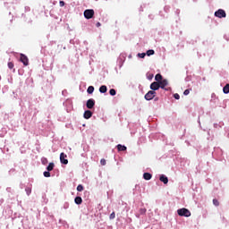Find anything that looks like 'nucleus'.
Here are the masks:
<instances>
[{"label": "nucleus", "instance_id": "obj_4", "mask_svg": "<svg viewBox=\"0 0 229 229\" xmlns=\"http://www.w3.org/2000/svg\"><path fill=\"white\" fill-rule=\"evenodd\" d=\"M215 17H218V19H223L226 17V12L223 9H218L216 12H215Z\"/></svg>", "mask_w": 229, "mask_h": 229}, {"label": "nucleus", "instance_id": "obj_24", "mask_svg": "<svg viewBox=\"0 0 229 229\" xmlns=\"http://www.w3.org/2000/svg\"><path fill=\"white\" fill-rule=\"evenodd\" d=\"M7 65L9 69H13V67H15V65L13 64V62H9Z\"/></svg>", "mask_w": 229, "mask_h": 229}, {"label": "nucleus", "instance_id": "obj_36", "mask_svg": "<svg viewBox=\"0 0 229 229\" xmlns=\"http://www.w3.org/2000/svg\"><path fill=\"white\" fill-rule=\"evenodd\" d=\"M99 26H101V23H100V22H98V23H97V28H99Z\"/></svg>", "mask_w": 229, "mask_h": 229}, {"label": "nucleus", "instance_id": "obj_27", "mask_svg": "<svg viewBox=\"0 0 229 229\" xmlns=\"http://www.w3.org/2000/svg\"><path fill=\"white\" fill-rule=\"evenodd\" d=\"M100 164H101V165H106V160L105 158H102L100 160Z\"/></svg>", "mask_w": 229, "mask_h": 229}, {"label": "nucleus", "instance_id": "obj_8", "mask_svg": "<svg viewBox=\"0 0 229 229\" xmlns=\"http://www.w3.org/2000/svg\"><path fill=\"white\" fill-rule=\"evenodd\" d=\"M150 89H151V90H153L154 92H155V90H158V89H160V83H159V82H156V81L152 82V83L150 84Z\"/></svg>", "mask_w": 229, "mask_h": 229}, {"label": "nucleus", "instance_id": "obj_10", "mask_svg": "<svg viewBox=\"0 0 229 229\" xmlns=\"http://www.w3.org/2000/svg\"><path fill=\"white\" fill-rule=\"evenodd\" d=\"M160 182H162L163 183H165V185H167V183H169V179L167 178V176L162 174L159 177Z\"/></svg>", "mask_w": 229, "mask_h": 229}, {"label": "nucleus", "instance_id": "obj_25", "mask_svg": "<svg viewBox=\"0 0 229 229\" xmlns=\"http://www.w3.org/2000/svg\"><path fill=\"white\" fill-rule=\"evenodd\" d=\"M44 176L45 178H49L51 176V173H49V171L44 172Z\"/></svg>", "mask_w": 229, "mask_h": 229}, {"label": "nucleus", "instance_id": "obj_5", "mask_svg": "<svg viewBox=\"0 0 229 229\" xmlns=\"http://www.w3.org/2000/svg\"><path fill=\"white\" fill-rule=\"evenodd\" d=\"M84 17H85V19H92V17H94V10L93 9L85 10Z\"/></svg>", "mask_w": 229, "mask_h": 229}, {"label": "nucleus", "instance_id": "obj_9", "mask_svg": "<svg viewBox=\"0 0 229 229\" xmlns=\"http://www.w3.org/2000/svg\"><path fill=\"white\" fill-rule=\"evenodd\" d=\"M94 105H96V101H94V99L90 98L87 101L86 106L87 108H94Z\"/></svg>", "mask_w": 229, "mask_h": 229}, {"label": "nucleus", "instance_id": "obj_16", "mask_svg": "<svg viewBox=\"0 0 229 229\" xmlns=\"http://www.w3.org/2000/svg\"><path fill=\"white\" fill-rule=\"evenodd\" d=\"M53 169H55V163H49V165L47 167V170L50 172L53 171Z\"/></svg>", "mask_w": 229, "mask_h": 229}, {"label": "nucleus", "instance_id": "obj_18", "mask_svg": "<svg viewBox=\"0 0 229 229\" xmlns=\"http://www.w3.org/2000/svg\"><path fill=\"white\" fill-rule=\"evenodd\" d=\"M146 55L147 56H152V55H155V50L153 49L148 50Z\"/></svg>", "mask_w": 229, "mask_h": 229}, {"label": "nucleus", "instance_id": "obj_11", "mask_svg": "<svg viewBox=\"0 0 229 229\" xmlns=\"http://www.w3.org/2000/svg\"><path fill=\"white\" fill-rule=\"evenodd\" d=\"M143 178H144V180H151V178H153V175L149 173H144Z\"/></svg>", "mask_w": 229, "mask_h": 229}, {"label": "nucleus", "instance_id": "obj_30", "mask_svg": "<svg viewBox=\"0 0 229 229\" xmlns=\"http://www.w3.org/2000/svg\"><path fill=\"white\" fill-rule=\"evenodd\" d=\"M183 94H184V96H189V94H191V90L185 89Z\"/></svg>", "mask_w": 229, "mask_h": 229}, {"label": "nucleus", "instance_id": "obj_32", "mask_svg": "<svg viewBox=\"0 0 229 229\" xmlns=\"http://www.w3.org/2000/svg\"><path fill=\"white\" fill-rule=\"evenodd\" d=\"M145 213H146V208L140 209V214H145Z\"/></svg>", "mask_w": 229, "mask_h": 229}, {"label": "nucleus", "instance_id": "obj_19", "mask_svg": "<svg viewBox=\"0 0 229 229\" xmlns=\"http://www.w3.org/2000/svg\"><path fill=\"white\" fill-rule=\"evenodd\" d=\"M88 94H92L94 92V86H89L87 89Z\"/></svg>", "mask_w": 229, "mask_h": 229}, {"label": "nucleus", "instance_id": "obj_29", "mask_svg": "<svg viewBox=\"0 0 229 229\" xmlns=\"http://www.w3.org/2000/svg\"><path fill=\"white\" fill-rule=\"evenodd\" d=\"M109 219H115V212H113V213L109 216Z\"/></svg>", "mask_w": 229, "mask_h": 229}, {"label": "nucleus", "instance_id": "obj_2", "mask_svg": "<svg viewBox=\"0 0 229 229\" xmlns=\"http://www.w3.org/2000/svg\"><path fill=\"white\" fill-rule=\"evenodd\" d=\"M20 62H21V64H23L25 66L30 65V59H28V56H26L24 54L20 55Z\"/></svg>", "mask_w": 229, "mask_h": 229}, {"label": "nucleus", "instance_id": "obj_21", "mask_svg": "<svg viewBox=\"0 0 229 229\" xmlns=\"http://www.w3.org/2000/svg\"><path fill=\"white\" fill-rule=\"evenodd\" d=\"M77 191H78V192H81V191H83V185L79 184V185L77 186Z\"/></svg>", "mask_w": 229, "mask_h": 229}, {"label": "nucleus", "instance_id": "obj_37", "mask_svg": "<svg viewBox=\"0 0 229 229\" xmlns=\"http://www.w3.org/2000/svg\"><path fill=\"white\" fill-rule=\"evenodd\" d=\"M44 161H45V162H47V159L45 158V159L42 161L43 164H45Z\"/></svg>", "mask_w": 229, "mask_h": 229}, {"label": "nucleus", "instance_id": "obj_23", "mask_svg": "<svg viewBox=\"0 0 229 229\" xmlns=\"http://www.w3.org/2000/svg\"><path fill=\"white\" fill-rule=\"evenodd\" d=\"M213 205H215V207H219V200H217L216 199H214Z\"/></svg>", "mask_w": 229, "mask_h": 229}, {"label": "nucleus", "instance_id": "obj_31", "mask_svg": "<svg viewBox=\"0 0 229 229\" xmlns=\"http://www.w3.org/2000/svg\"><path fill=\"white\" fill-rule=\"evenodd\" d=\"M174 99H180V95L178 93H175L174 95Z\"/></svg>", "mask_w": 229, "mask_h": 229}, {"label": "nucleus", "instance_id": "obj_33", "mask_svg": "<svg viewBox=\"0 0 229 229\" xmlns=\"http://www.w3.org/2000/svg\"><path fill=\"white\" fill-rule=\"evenodd\" d=\"M148 80H153V74L149 73L148 76H147Z\"/></svg>", "mask_w": 229, "mask_h": 229}, {"label": "nucleus", "instance_id": "obj_7", "mask_svg": "<svg viewBox=\"0 0 229 229\" xmlns=\"http://www.w3.org/2000/svg\"><path fill=\"white\" fill-rule=\"evenodd\" d=\"M60 162L64 165H67L69 164V160H67V156L64 152L60 154Z\"/></svg>", "mask_w": 229, "mask_h": 229}, {"label": "nucleus", "instance_id": "obj_12", "mask_svg": "<svg viewBox=\"0 0 229 229\" xmlns=\"http://www.w3.org/2000/svg\"><path fill=\"white\" fill-rule=\"evenodd\" d=\"M106 90H108V89L106 88V85H102V86L99 88V92H101V94L106 93Z\"/></svg>", "mask_w": 229, "mask_h": 229}, {"label": "nucleus", "instance_id": "obj_35", "mask_svg": "<svg viewBox=\"0 0 229 229\" xmlns=\"http://www.w3.org/2000/svg\"><path fill=\"white\" fill-rule=\"evenodd\" d=\"M89 117H92L91 115H84V119H89Z\"/></svg>", "mask_w": 229, "mask_h": 229}, {"label": "nucleus", "instance_id": "obj_17", "mask_svg": "<svg viewBox=\"0 0 229 229\" xmlns=\"http://www.w3.org/2000/svg\"><path fill=\"white\" fill-rule=\"evenodd\" d=\"M223 92H224V94H229V84H226V85L223 88Z\"/></svg>", "mask_w": 229, "mask_h": 229}, {"label": "nucleus", "instance_id": "obj_3", "mask_svg": "<svg viewBox=\"0 0 229 229\" xmlns=\"http://www.w3.org/2000/svg\"><path fill=\"white\" fill-rule=\"evenodd\" d=\"M167 85H169V81H167L166 79H164L161 81H159L160 89H163L164 90H171V88H165L167 87Z\"/></svg>", "mask_w": 229, "mask_h": 229}, {"label": "nucleus", "instance_id": "obj_22", "mask_svg": "<svg viewBox=\"0 0 229 229\" xmlns=\"http://www.w3.org/2000/svg\"><path fill=\"white\" fill-rule=\"evenodd\" d=\"M25 192H27V195L30 196V195L31 194V188L27 187V188L25 189Z\"/></svg>", "mask_w": 229, "mask_h": 229}, {"label": "nucleus", "instance_id": "obj_1", "mask_svg": "<svg viewBox=\"0 0 229 229\" xmlns=\"http://www.w3.org/2000/svg\"><path fill=\"white\" fill-rule=\"evenodd\" d=\"M177 214L182 217H191V211L185 208L178 209Z\"/></svg>", "mask_w": 229, "mask_h": 229}, {"label": "nucleus", "instance_id": "obj_28", "mask_svg": "<svg viewBox=\"0 0 229 229\" xmlns=\"http://www.w3.org/2000/svg\"><path fill=\"white\" fill-rule=\"evenodd\" d=\"M138 56L140 58H145L146 57V53L138 54Z\"/></svg>", "mask_w": 229, "mask_h": 229}, {"label": "nucleus", "instance_id": "obj_26", "mask_svg": "<svg viewBox=\"0 0 229 229\" xmlns=\"http://www.w3.org/2000/svg\"><path fill=\"white\" fill-rule=\"evenodd\" d=\"M83 115H92V111L87 110L84 112Z\"/></svg>", "mask_w": 229, "mask_h": 229}, {"label": "nucleus", "instance_id": "obj_6", "mask_svg": "<svg viewBox=\"0 0 229 229\" xmlns=\"http://www.w3.org/2000/svg\"><path fill=\"white\" fill-rule=\"evenodd\" d=\"M157 92L153 91V90H149L146 95H145V99L147 101H151V99H153V98H155Z\"/></svg>", "mask_w": 229, "mask_h": 229}, {"label": "nucleus", "instance_id": "obj_13", "mask_svg": "<svg viewBox=\"0 0 229 229\" xmlns=\"http://www.w3.org/2000/svg\"><path fill=\"white\" fill-rule=\"evenodd\" d=\"M74 201L76 205H81V203H83V199H81V197H76Z\"/></svg>", "mask_w": 229, "mask_h": 229}, {"label": "nucleus", "instance_id": "obj_14", "mask_svg": "<svg viewBox=\"0 0 229 229\" xmlns=\"http://www.w3.org/2000/svg\"><path fill=\"white\" fill-rule=\"evenodd\" d=\"M155 80H156V82L160 83V81H162V74L157 73V74L155 76Z\"/></svg>", "mask_w": 229, "mask_h": 229}, {"label": "nucleus", "instance_id": "obj_34", "mask_svg": "<svg viewBox=\"0 0 229 229\" xmlns=\"http://www.w3.org/2000/svg\"><path fill=\"white\" fill-rule=\"evenodd\" d=\"M59 4H60V6H65V2L60 1V2H59Z\"/></svg>", "mask_w": 229, "mask_h": 229}, {"label": "nucleus", "instance_id": "obj_20", "mask_svg": "<svg viewBox=\"0 0 229 229\" xmlns=\"http://www.w3.org/2000/svg\"><path fill=\"white\" fill-rule=\"evenodd\" d=\"M109 94H110V96H115V94H117V92L115 91L114 89H111L109 90Z\"/></svg>", "mask_w": 229, "mask_h": 229}, {"label": "nucleus", "instance_id": "obj_15", "mask_svg": "<svg viewBox=\"0 0 229 229\" xmlns=\"http://www.w3.org/2000/svg\"><path fill=\"white\" fill-rule=\"evenodd\" d=\"M117 149H118V151H126V146L118 144Z\"/></svg>", "mask_w": 229, "mask_h": 229}]
</instances>
